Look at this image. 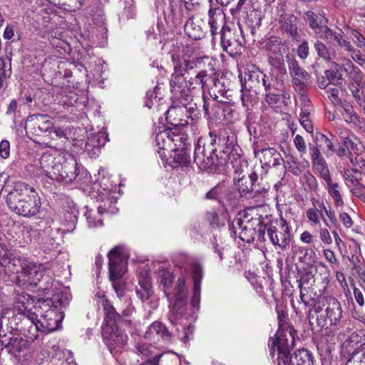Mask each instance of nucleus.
<instances>
[{
	"label": "nucleus",
	"instance_id": "e433bc0d",
	"mask_svg": "<svg viewBox=\"0 0 365 365\" xmlns=\"http://www.w3.org/2000/svg\"><path fill=\"white\" fill-rule=\"evenodd\" d=\"M28 261L21 257H18L11 253L6 259L1 260V266L8 267L11 271L20 274Z\"/></svg>",
	"mask_w": 365,
	"mask_h": 365
},
{
	"label": "nucleus",
	"instance_id": "412c9836",
	"mask_svg": "<svg viewBox=\"0 0 365 365\" xmlns=\"http://www.w3.org/2000/svg\"><path fill=\"white\" fill-rule=\"evenodd\" d=\"M245 21L243 24H239V27L240 29V33L242 36V42L239 41L240 45H242L245 43V33L247 36H248V32L254 36L257 31V29L259 28L261 26L262 19L257 11L255 10H252L250 14L246 12V16L244 17Z\"/></svg>",
	"mask_w": 365,
	"mask_h": 365
},
{
	"label": "nucleus",
	"instance_id": "de8ad7c7",
	"mask_svg": "<svg viewBox=\"0 0 365 365\" xmlns=\"http://www.w3.org/2000/svg\"><path fill=\"white\" fill-rule=\"evenodd\" d=\"M328 43L331 46H336L344 48L346 51L352 52L355 48L352 46L349 40L344 39L343 32L334 31Z\"/></svg>",
	"mask_w": 365,
	"mask_h": 365
},
{
	"label": "nucleus",
	"instance_id": "393cba45",
	"mask_svg": "<svg viewBox=\"0 0 365 365\" xmlns=\"http://www.w3.org/2000/svg\"><path fill=\"white\" fill-rule=\"evenodd\" d=\"M139 287H136L135 292L141 301L148 300L153 294L151 277L147 270H141L138 275Z\"/></svg>",
	"mask_w": 365,
	"mask_h": 365
},
{
	"label": "nucleus",
	"instance_id": "8fccbe9b",
	"mask_svg": "<svg viewBox=\"0 0 365 365\" xmlns=\"http://www.w3.org/2000/svg\"><path fill=\"white\" fill-rule=\"evenodd\" d=\"M293 361L299 365H314L312 354L307 349H299L294 352Z\"/></svg>",
	"mask_w": 365,
	"mask_h": 365
},
{
	"label": "nucleus",
	"instance_id": "6ab92c4d",
	"mask_svg": "<svg viewBox=\"0 0 365 365\" xmlns=\"http://www.w3.org/2000/svg\"><path fill=\"white\" fill-rule=\"evenodd\" d=\"M277 21L282 34L292 39H297L299 36L297 17L294 14L284 11L278 16Z\"/></svg>",
	"mask_w": 365,
	"mask_h": 365
},
{
	"label": "nucleus",
	"instance_id": "f8f14e48",
	"mask_svg": "<svg viewBox=\"0 0 365 365\" xmlns=\"http://www.w3.org/2000/svg\"><path fill=\"white\" fill-rule=\"evenodd\" d=\"M204 198L215 200L222 207H235L237 202V193L224 184L219 183L206 192Z\"/></svg>",
	"mask_w": 365,
	"mask_h": 365
},
{
	"label": "nucleus",
	"instance_id": "4c0bfd02",
	"mask_svg": "<svg viewBox=\"0 0 365 365\" xmlns=\"http://www.w3.org/2000/svg\"><path fill=\"white\" fill-rule=\"evenodd\" d=\"M314 48L319 58L323 59L326 62H330L336 58V52L331 46H328L321 40L317 39L314 43Z\"/></svg>",
	"mask_w": 365,
	"mask_h": 365
},
{
	"label": "nucleus",
	"instance_id": "bf43d9fd",
	"mask_svg": "<svg viewBox=\"0 0 365 365\" xmlns=\"http://www.w3.org/2000/svg\"><path fill=\"white\" fill-rule=\"evenodd\" d=\"M304 19L308 24L309 27L314 24L321 23V21H329L324 14H317L312 11H306L304 14Z\"/></svg>",
	"mask_w": 365,
	"mask_h": 365
},
{
	"label": "nucleus",
	"instance_id": "09e8293b",
	"mask_svg": "<svg viewBox=\"0 0 365 365\" xmlns=\"http://www.w3.org/2000/svg\"><path fill=\"white\" fill-rule=\"evenodd\" d=\"M346 66L349 69L345 68L344 71L348 73V77L350 79L349 83L364 82V74L358 66H355L349 59H347Z\"/></svg>",
	"mask_w": 365,
	"mask_h": 365
},
{
	"label": "nucleus",
	"instance_id": "0eeeda50",
	"mask_svg": "<svg viewBox=\"0 0 365 365\" xmlns=\"http://www.w3.org/2000/svg\"><path fill=\"white\" fill-rule=\"evenodd\" d=\"M217 150L216 133L210 132L209 136L200 138L195 148L194 163L199 169L215 172L220 164L216 152Z\"/></svg>",
	"mask_w": 365,
	"mask_h": 365
},
{
	"label": "nucleus",
	"instance_id": "a211bd4d",
	"mask_svg": "<svg viewBox=\"0 0 365 365\" xmlns=\"http://www.w3.org/2000/svg\"><path fill=\"white\" fill-rule=\"evenodd\" d=\"M122 251V247L116 246L108 253L110 279L113 282L121 278L124 274Z\"/></svg>",
	"mask_w": 365,
	"mask_h": 365
},
{
	"label": "nucleus",
	"instance_id": "ea45409f",
	"mask_svg": "<svg viewBox=\"0 0 365 365\" xmlns=\"http://www.w3.org/2000/svg\"><path fill=\"white\" fill-rule=\"evenodd\" d=\"M313 207H311L307 210L306 215L307 219L312 222L313 223L317 225L319 223L320 218L322 219L324 225L327 227H329V225L327 222V220L324 218V216L322 212V210L318 207V203H322L319 200L312 198V199Z\"/></svg>",
	"mask_w": 365,
	"mask_h": 365
},
{
	"label": "nucleus",
	"instance_id": "b1692460",
	"mask_svg": "<svg viewBox=\"0 0 365 365\" xmlns=\"http://www.w3.org/2000/svg\"><path fill=\"white\" fill-rule=\"evenodd\" d=\"M264 91V101L270 106H275L279 102H282L284 105L290 102V91L286 86H282L281 88H272Z\"/></svg>",
	"mask_w": 365,
	"mask_h": 365
},
{
	"label": "nucleus",
	"instance_id": "5701e85b",
	"mask_svg": "<svg viewBox=\"0 0 365 365\" xmlns=\"http://www.w3.org/2000/svg\"><path fill=\"white\" fill-rule=\"evenodd\" d=\"M257 179L258 175L255 172H252L248 175H243L238 178L236 186L241 197L252 199L256 196L257 190H253V185Z\"/></svg>",
	"mask_w": 365,
	"mask_h": 365
},
{
	"label": "nucleus",
	"instance_id": "a19ab883",
	"mask_svg": "<svg viewBox=\"0 0 365 365\" xmlns=\"http://www.w3.org/2000/svg\"><path fill=\"white\" fill-rule=\"evenodd\" d=\"M340 105L343 108V112L341 113L342 116L347 123H353L355 125H359L362 123L361 118L354 110V107L349 103L340 102Z\"/></svg>",
	"mask_w": 365,
	"mask_h": 365
},
{
	"label": "nucleus",
	"instance_id": "f704fd0d",
	"mask_svg": "<svg viewBox=\"0 0 365 365\" xmlns=\"http://www.w3.org/2000/svg\"><path fill=\"white\" fill-rule=\"evenodd\" d=\"M216 138L217 145H225V150H222L224 153L230 154L235 150L237 145V136L230 130H220L219 134L216 133Z\"/></svg>",
	"mask_w": 365,
	"mask_h": 365
},
{
	"label": "nucleus",
	"instance_id": "3c124183",
	"mask_svg": "<svg viewBox=\"0 0 365 365\" xmlns=\"http://www.w3.org/2000/svg\"><path fill=\"white\" fill-rule=\"evenodd\" d=\"M53 277L44 268L38 279H37L36 284H34V286L36 287L38 290L45 292L49 290L53 287Z\"/></svg>",
	"mask_w": 365,
	"mask_h": 365
},
{
	"label": "nucleus",
	"instance_id": "aec40b11",
	"mask_svg": "<svg viewBox=\"0 0 365 365\" xmlns=\"http://www.w3.org/2000/svg\"><path fill=\"white\" fill-rule=\"evenodd\" d=\"M43 269V264H36L28 261L24 269L16 277L17 283L23 285L26 284L34 285Z\"/></svg>",
	"mask_w": 365,
	"mask_h": 365
},
{
	"label": "nucleus",
	"instance_id": "338daca9",
	"mask_svg": "<svg viewBox=\"0 0 365 365\" xmlns=\"http://www.w3.org/2000/svg\"><path fill=\"white\" fill-rule=\"evenodd\" d=\"M193 287H200L201 280L203 277L202 267L200 264L195 263L192 265Z\"/></svg>",
	"mask_w": 365,
	"mask_h": 365
},
{
	"label": "nucleus",
	"instance_id": "2eb2a0df",
	"mask_svg": "<svg viewBox=\"0 0 365 365\" xmlns=\"http://www.w3.org/2000/svg\"><path fill=\"white\" fill-rule=\"evenodd\" d=\"M0 344L9 352L19 353L26 346L25 341L17 334L16 330L0 327Z\"/></svg>",
	"mask_w": 365,
	"mask_h": 365
},
{
	"label": "nucleus",
	"instance_id": "e2e57ef3",
	"mask_svg": "<svg viewBox=\"0 0 365 365\" xmlns=\"http://www.w3.org/2000/svg\"><path fill=\"white\" fill-rule=\"evenodd\" d=\"M328 186L329 193L335 200L336 205L337 206H342L344 205L343 200L341 198L339 191L337 190L339 185L336 182H332L331 178H330V182H326Z\"/></svg>",
	"mask_w": 365,
	"mask_h": 365
},
{
	"label": "nucleus",
	"instance_id": "37998d69",
	"mask_svg": "<svg viewBox=\"0 0 365 365\" xmlns=\"http://www.w3.org/2000/svg\"><path fill=\"white\" fill-rule=\"evenodd\" d=\"M328 21H321L309 26V29L314 32L317 38L329 41L334 30L327 26Z\"/></svg>",
	"mask_w": 365,
	"mask_h": 365
},
{
	"label": "nucleus",
	"instance_id": "4be33fe9",
	"mask_svg": "<svg viewBox=\"0 0 365 365\" xmlns=\"http://www.w3.org/2000/svg\"><path fill=\"white\" fill-rule=\"evenodd\" d=\"M145 338L150 342L170 341L172 334L162 322L156 321L151 324L145 334Z\"/></svg>",
	"mask_w": 365,
	"mask_h": 365
},
{
	"label": "nucleus",
	"instance_id": "13d9d810",
	"mask_svg": "<svg viewBox=\"0 0 365 365\" xmlns=\"http://www.w3.org/2000/svg\"><path fill=\"white\" fill-rule=\"evenodd\" d=\"M284 166L285 170L292 173L296 176H299L302 173V169L300 168V163L293 156H289L286 160H283Z\"/></svg>",
	"mask_w": 365,
	"mask_h": 365
},
{
	"label": "nucleus",
	"instance_id": "5fc2aeb1",
	"mask_svg": "<svg viewBox=\"0 0 365 365\" xmlns=\"http://www.w3.org/2000/svg\"><path fill=\"white\" fill-rule=\"evenodd\" d=\"M343 71L341 69H328L326 70L324 73L328 81L331 84L336 86H341L343 85Z\"/></svg>",
	"mask_w": 365,
	"mask_h": 365
},
{
	"label": "nucleus",
	"instance_id": "774afa93",
	"mask_svg": "<svg viewBox=\"0 0 365 365\" xmlns=\"http://www.w3.org/2000/svg\"><path fill=\"white\" fill-rule=\"evenodd\" d=\"M294 145L299 152L300 157H303L307 153V144L302 135H297L294 137Z\"/></svg>",
	"mask_w": 365,
	"mask_h": 365
},
{
	"label": "nucleus",
	"instance_id": "a18cd8bd",
	"mask_svg": "<svg viewBox=\"0 0 365 365\" xmlns=\"http://www.w3.org/2000/svg\"><path fill=\"white\" fill-rule=\"evenodd\" d=\"M242 95H241V101L242 105L246 107L253 106L257 103V92L256 88H245V86H242Z\"/></svg>",
	"mask_w": 365,
	"mask_h": 365
},
{
	"label": "nucleus",
	"instance_id": "39448f33",
	"mask_svg": "<svg viewBox=\"0 0 365 365\" xmlns=\"http://www.w3.org/2000/svg\"><path fill=\"white\" fill-rule=\"evenodd\" d=\"M34 298L29 294L21 295L16 304L13 308L1 310L0 327H7L11 330H19V324L30 322L31 324L36 319V314L34 310Z\"/></svg>",
	"mask_w": 365,
	"mask_h": 365
},
{
	"label": "nucleus",
	"instance_id": "cd10ccee",
	"mask_svg": "<svg viewBox=\"0 0 365 365\" xmlns=\"http://www.w3.org/2000/svg\"><path fill=\"white\" fill-rule=\"evenodd\" d=\"M173 130L170 128L160 130L156 133L155 143L158 148V153L161 158L167 156L166 152L169 153L170 148L173 147L172 142Z\"/></svg>",
	"mask_w": 365,
	"mask_h": 365
},
{
	"label": "nucleus",
	"instance_id": "680f3d73",
	"mask_svg": "<svg viewBox=\"0 0 365 365\" xmlns=\"http://www.w3.org/2000/svg\"><path fill=\"white\" fill-rule=\"evenodd\" d=\"M188 148H184L175 151L173 156L174 160L180 165L187 167L191 163L190 154L187 153Z\"/></svg>",
	"mask_w": 365,
	"mask_h": 365
},
{
	"label": "nucleus",
	"instance_id": "6e6d98bb",
	"mask_svg": "<svg viewBox=\"0 0 365 365\" xmlns=\"http://www.w3.org/2000/svg\"><path fill=\"white\" fill-rule=\"evenodd\" d=\"M299 288H305L309 290L315 284V275L312 271H305L297 280Z\"/></svg>",
	"mask_w": 365,
	"mask_h": 365
},
{
	"label": "nucleus",
	"instance_id": "1a4fd4ad",
	"mask_svg": "<svg viewBox=\"0 0 365 365\" xmlns=\"http://www.w3.org/2000/svg\"><path fill=\"white\" fill-rule=\"evenodd\" d=\"M265 232L274 247H278L282 250H286L289 247L291 227L284 219L272 220V216L269 215V220L264 225Z\"/></svg>",
	"mask_w": 365,
	"mask_h": 365
},
{
	"label": "nucleus",
	"instance_id": "49530a36",
	"mask_svg": "<svg viewBox=\"0 0 365 365\" xmlns=\"http://www.w3.org/2000/svg\"><path fill=\"white\" fill-rule=\"evenodd\" d=\"M172 142L173 143V147L170 148V152L188 148V146H190L187 135L180 132L173 131Z\"/></svg>",
	"mask_w": 365,
	"mask_h": 365
},
{
	"label": "nucleus",
	"instance_id": "0e129e2a",
	"mask_svg": "<svg viewBox=\"0 0 365 365\" xmlns=\"http://www.w3.org/2000/svg\"><path fill=\"white\" fill-rule=\"evenodd\" d=\"M300 123L306 131L312 136L314 133V127L310 118V113L302 112L300 114Z\"/></svg>",
	"mask_w": 365,
	"mask_h": 365
},
{
	"label": "nucleus",
	"instance_id": "423d86ee",
	"mask_svg": "<svg viewBox=\"0 0 365 365\" xmlns=\"http://www.w3.org/2000/svg\"><path fill=\"white\" fill-rule=\"evenodd\" d=\"M269 220V215H251L244 213L240 217L235 218L233 227L239 231V237L243 242L251 243L257 239L260 242H264V225Z\"/></svg>",
	"mask_w": 365,
	"mask_h": 365
},
{
	"label": "nucleus",
	"instance_id": "72a5a7b5",
	"mask_svg": "<svg viewBox=\"0 0 365 365\" xmlns=\"http://www.w3.org/2000/svg\"><path fill=\"white\" fill-rule=\"evenodd\" d=\"M312 138L314 141L320 145L327 156L331 155V150H334V142L336 141V138L333 134L331 133L324 134L317 131Z\"/></svg>",
	"mask_w": 365,
	"mask_h": 365
},
{
	"label": "nucleus",
	"instance_id": "7c9ffc66",
	"mask_svg": "<svg viewBox=\"0 0 365 365\" xmlns=\"http://www.w3.org/2000/svg\"><path fill=\"white\" fill-rule=\"evenodd\" d=\"M105 314L103 325H118L123 321L122 316L117 312L111 302L106 298H103L101 302Z\"/></svg>",
	"mask_w": 365,
	"mask_h": 365
},
{
	"label": "nucleus",
	"instance_id": "c85d7f7f",
	"mask_svg": "<svg viewBox=\"0 0 365 365\" xmlns=\"http://www.w3.org/2000/svg\"><path fill=\"white\" fill-rule=\"evenodd\" d=\"M207 90L212 92L216 98L217 97L216 93L223 96L227 91L225 79L222 77L218 78L216 76L212 63L210 64V66H208Z\"/></svg>",
	"mask_w": 365,
	"mask_h": 365
},
{
	"label": "nucleus",
	"instance_id": "6e6552de",
	"mask_svg": "<svg viewBox=\"0 0 365 365\" xmlns=\"http://www.w3.org/2000/svg\"><path fill=\"white\" fill-rule=\"evenodd\" d=\"M295 332L293 329L282 332L278 331L274 337L269 338L268 346L270 356L277 365H299L298 363L293 361L294 354H291L294 345Z\"/></svg>",
	"mask_w": 365,
	"mask_h": 365
},
{
	"label": "nucleus",
	"instance_id": "4468645a",
	"mask_svg": "<svg viewBox=\"0 0 365 365\" xmlns=\"http://www.w3.org/2000/svg\"><path fill=\"white\" fill-rule=\"evenodd\" d=\"M254 154L259 159L262 168L266 170L272 167L277 168L283 162L281 154L274 148H261L257 145L254 148Z\"/></svg>",
	"mask_w": 365,
	"mask_h": 365
},
{
	"label": "nucleus",
	"instance_id": "20e7f679",
	"mask_svg": "<svg viewBox=\"0 0 365 365\" xmlns=\"http://www.w3.org/2000/svg\"><path fill=\"white\" fill-rule=\"evenodd\" d=\"M6 202L11 211L25 217L36 216L41 207V197L36 189L22 182L14 184Z\"/></svg>",
	"mask_w": 365,
	"mask_h": 365
},
{
	"label": "nucleus",
	"instance_id": "58836bf2",
	"mask_svg": "<svg viewBox=\"0 0 365 365\" xmlns=\"http://www.w3.org/2000/svg\"><path fill=\"white\" fill-rule=\"evenodd\" d=\"M266 77V74L260 71H251L245 73V82L242 83V86L245 88H256L258 86L262 84L263 86V81Z\"/></svg>",
	"mask_w": 365,
	"mask_h": 365
},
{
	"label": "nucleus",
	"instance_id": "9b49d317",
	"mask_svg": "<svg viewBox=\"0 0 365 365\" xmlns=\"http://www.w3.org/2000/svg\"><path fill=\"white\" fill-rule=\"evenodd\" d=\"M289 71L294 88L299 93L304 92L310 86V74L300 67L297 60L289 55L287 56Z\"/></svg>",
	"mask_w": 365,
	"mask_h": 365
},
{
	"label": "nucleus",
	"instance_id": "864d4df0",
	"mask_svg": "<svg viewBox=\"0 0 365 365\" xmlns=\"http://www.w3.org/2000/svg\"><path fill=\"white\" fill-rule=\"evenodd\" d=\"M284 86L285 85L283 78L278 75H266V77L263 81V87L264 88V91H267L269 89L272 88H281V87Z\"/></svg>",
	"mask_w": 365,
	"mask_h": 365
},
{
	"label": "nucleus",
	"instance_id": "f257e3e1",
	"mask_svg": "<svg viewBox=\"0 0 365 365\" xmlns=\"http://www.w3.org/2000/svg\"><path fill=\"white\" fill-rule=\"evenodd\" d=\"M68 304V298L56 290L52 297L38 299L34 303L36 314L34 327L35 331L49 333L56 330L63 319L61 309Z\"/></svg>",
	"mask_w": 365,
	"mask_h": 365
},
{
	"label": "nucleus",
	"instance_id": "ddd939ff",
	"mask_svg": "<svg viewBox=\"0 0 365 365\" xmlns=\"http://www.w3.org/2000/svg\"><path fill=\"white\" fill-rule=\"evenodd\" d=\"M102 337L110 353L118 348H123L128 340V336L118 325H102Z\"/></svg>",
	"mask_w": 365,
	"mask_h": 365
},
{
	"label": "nucleus",
	"instance_id": "052dcab7",
	"mask_svg": "<svg viewBox=\"0 0 365 365\" xmlns=\"http://www.w3.org/2000/svg\"><path fill=\"white\" fill-rule=\"evenodd\" d=\"M268 63L272 67L278 70L281 73L284 74L286 73L284 54L268 56Z\"/></svg>",
	"mask_w": 365,
	"mask_h": 365
},
{
	"label": "nucleus",
	"instance_id": "dca6fc26",
	"mask_svg": "<svg viewBox=\"0 0 365 365\" xmlns=\"http://www.w3.org/2000/svg\"><path fill=\"white\" fill-rule=\"evenodd\" d=\"M26 129L36 136L48 137L50 130L52 128V122L48 115L44 114H34L26 119Z\"/></svg>",
	"mask_w": 365,
	"mask_h": 365
},
{
	"label": "nucleus",
	"instance_id": "473e14b6",
	"mask_svg": "<svg viewBox=\"0 0 365 365\" xmlns=\"http://www.w3.org/2000/svg\"><path fill=\"white\" fill-rule=\"evenodd\" d=\"M263 48L269 53L268 56L284 54L288 51L286 42L278 36H271L267 39Z\"/></svg>",
	"mask_w": 365,
	"mask_h": 365
},
{
	"label": "nucleus",
	"instance_id": "2f4dec72",
	"mask_svg": "<svg viewBox=\"0 0 365 365\" xmlns=\"http://www.w3.org/2000/svg\"><path fill=\"white\" fill-rule=\"evenodd\" d=\"M203 25L204 22L202 19H195L193 17H190L185 24L184 31L189 38L199 40L205 36Z\"/></svg>",
	"mask_w": 365,
	"mask_h": 365
},
{
	"label": "nucleus",
	"instance_id": "f03ea898",
	"mask_svg": "<svg viewBox=\"0 0 365 365\" xmlns=\"http://www.w3.org/2000/svg\"><path fill=\"white\" fill-rule=\"evenodd\" d=\"M39 171L48 178L68 184L81 180L80 168L75 157L69 153L55 156L45 153L39 158Z\"/></svg>",
	"mask_w": 365,
	"mask_h": 365
},
{
	"label": "nucleus",
	"instance_id": "a878e982",
	"mask_svg": "<svg viewBox=\"0 0 365 365\" xmlns=\"http://www.w3.org/2000/svg\"><path fill=\"white\" fill-rule=\"evenodd\" d=\"M208 24L210 27L212 36L219 33L226 24V16L223 9L220 7L210 8L208 11Z\"/></svg>",
	"mask_w": 365,
	"mask_h": 365
},
{
	"label": "nucleus",
	"instance_id": "603ef678",
	"mask_svg": "<svg viewBox=\"0 0 365 365\" xmlns=\"http://www.w3.org/2000/svg\"><path fill=\"white\" fill-rule=\"evenodd\" d=\"M182 106L180 108H184V112L188 113L186 115L187 118H190L193 120L194 118H198L201 115V103L197 102H180Z\"/></svg>",
	"mask_w": 365,
	"mask_h": 365
},
{
	"label": "nucleus",
	"instance_id": "69168bd1",
	"mask_svg": "<svg viewBox=\"0 0 365 365\" xmlns=\"http://www.w3.org/2000/svg\"><path fill=\"white\" fill-rule=\"evenodd\" d=\"M304 179L306 190L314 192H317L318 190L317 180L309 171H307L304 174Z\"/></svg>",
	"mask_w": 365,
	"mask_h": 365
},
{
	"label": "nucleus",
	"instance_id": "79ce46f5",
	"mask_svg": "<svg viewBox=\"0 0 365 365\" xmlns=\"http://www.w3.org/2000/svg\"><path fill=\"white\" fill-rule=\"evenodd\" d=\"M227 216L226 212L219 213L212 210L206 213V220L212 228L220 229L225 225Z\"/></svg>",
	"mask_w": 365,
	"mask_h": 365
},
{
	"label": "nucleus",
	"instance_id": "c756f323",
	"mask_svg": "<svg viewBox=\"0 0 365 365\" xmlns=\"http://www.w3.org/2000/svg\"><path fill=\"white\" fill-rule=\"evenodd\" d=\"M197 69L199 71L195 77H190L187 79V89L190 97L192 91L207 89L208 68L202 67Z\"/></svg>",
	"mask_w": 365,
	"mask_h": 365
},
{
	"label": "nucleus",
	"instance_id": "f3484780",
	"mask_svg": "<svg viewBox=\"0 0 365 365\" xmlns=\"http://www.w3.org/2000/svg\"><path fill=\"white\" fill-rule=\"evenodd\" d=\"M182 68L175 66V73L172 74L170 80L171 92L176 98H182L185 101L190 98L187 89V77H184Z\"/></svg>",
	"mask_w": 365,
	"mask_h": 365
},
{
	"label": "nucleus",
	"instance_id": "4d7b16f0",
	"mask_svg": "<svg viewBox=\"0 0 365 365\" xmlns=\"http://www.w3.org/2000/svg\"><path fill=\"white\" fill-rule=\"evenodd\" d=\"M48 137L51 138V144L48 145L49 147H56L58 145L57 143H53L57 138L61 140V143L67 142V138L66 137L64 130L61 128L53 127V123L52 128L50 130Z\"/></svg>",
	"mask_w": 365,
	"mask_h": 365
},
{
	"label": "nucleus",
	"instance_id": "7ed1b4c3",
	"mask_svg": "<svg viewBox=\"0 0 365 365\" xmlns=\"http://www.w3.org/2000/svg\"><path fill=\"white\" fill-rule=\"evenodd\" d=\"M174 280V276L169 270L162 269L159 270V282L164 287V292L170 302V312L168 318L170 322L175 325L180 319L186 317L187 314V289L183 276L178 277L173 293L171 294L170 288Z\"/></svg>",
	"mask_w": 365,
	"mask_h": 365
},
{
	"label": "nucleus",
	"instance_id": "bb28decb",
	"mask_svg": "<svg viewBox=\"0 0 365 365\" xmlns=\"http://www.w3.org/2000/svg\"><path fill=\"white\" fill-rule=\"evenodd\" d=\"M324 299L327 319L329 320L331 325L338 324L342 317V308L340 302L331 297H326Z\"/></svg>",
	"mask_w": 365,
	"mask_h": 365
},
{
	"label": "nucleus",
	"instance_id": "9d476101",
	"mask_svg": "<svg viewBox=\"0 0 365 365\" xmlns=\"http://www.w3.org/2000/svg\"><path fill=\"white\" fill-rule=\"evenodd\" d=\"M210 61L208 56H203L200 53L199 48L194 45H187L183 47L182 51V62L176 65L182 68L185 72L189 73L195 68H202L210 66Z\"/></svg>",
	"mask_w": 365,
	"mask_h": 365
},
{
	"label": "nucleus",
	"instance_id": "c03bdc74",
	"mask_svg": "<svg viewBox=\"0 0 365 365\" xmlns=\"http://www.w3.org/2000/svg\"><path fill=\"white\" fill-rule=\"evenodd\" d=\"M348 88L351 96L359 106L365 101V82L349 83Z\"/></svg>",
	"mask_w": 365,
	"mask_h": 365
},
{
	"label": "nucleus",
	"instance_id": "c9c22d12",
	"mask_svg": "<svg viewBox=\"0 0 365 365\" xmlns=\"http://www.w3.org/2000/svg\"><path fill=\"white\" fill-rule=\"evenodd\" d=\"M184 113V108L179 107H171L166 112V121L168 124L173 126L175 128L187 125L188 120L181 118Z\"/></svg>",
	"mask_w": 365,
	"mask_h": 365
}]
</instances>
